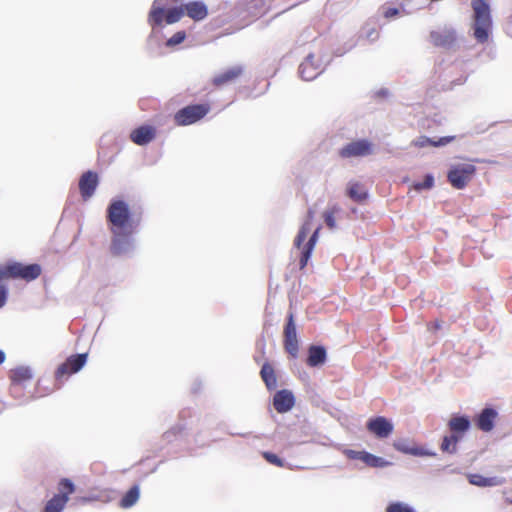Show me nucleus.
<instances>
[{"mask_svg":"<svg viewBox=\"0 0 512 512\" xmlns=\"http://www.w3.org/2000/svg\"><path fill=\"white\" fill-rule=\"evenodd\" d=\"M314 215H315V212L314 210L312 209H309L308 212H307V216H306V220L305 222L303 223V225L300 227L299 231H298V234L294 240V245L298 248V249H302L301 251V257H300V261H299V265H300V269H303L306 267L310 257H311V254H312V251L316 245V242L318 240V237H319V233H320V230H321V226H318L314 232L312 233V235L310 236L309 240L307 241V243L303 245V242L306 240L307 238V235L311 229V223L314 219Z\"/></svg>","mask_w":512,"mask_h":512,"instance_id":"f257e3e1","label":"nucleus"},{"mask_svg":"<svg viewBox=\"0 0 512 512\" xmlns=\"http://www.w3.org/2000/svg\"><path fill=\"white\" fill-rule=\"evenodd\" d=\"M474 11V37L479 43H485L492 27L490 7L487 0H472Z\"/></svg>","mask_w":512,"mask_h":512,"instance_id":"f03ea898","label":"nucleus"},{"mask_svg":"<svg viewBox=\"0 0 512 512\" xmlns=\"http://www.w3.org/2000/svg\"><path fill=\"white\" fill-rule=\"evenodd\" d=\"M447 425L451 434L443 437L440 449L442 452L454 454L457 451L458 442L470 429L471 422L467 416H453Z\"/></svg>","mask_w":512,"mask_h":512,"instance_id":"7ed1b4c3","label":"nucleus"},{"mask_svg":"<svg viewBox=\"0 0 512 512\" xmlns=\"http://www.w3.org/2000/svg\"><path fill=\"white\" fill-rule=\"evenodd\" d=\"M107 221L110 231L135 229L128 204L123 200H113L107 208Z\"/></svg>","mask_w":512,"mask_h":512,"instance_id":"20e7f679","label":"nucleus"},{"mask_svg":"<svg viewBox=\"0 0 512 512\" xmlns=\"http://www.w3.org/2000/svg\"><path fill=\"white\" fill-rule=\"evenodd\" d=\"M185 15L183 5L164 9V0H154L148 14V23L154 28L166 24H174Z\"/></svg>","mask_w":512,"mask_h":512,"instance_id":"39448f33","label":"nucleus"},{"mask_svg":"<svg viewBox=\"0 0 512 512\" xmlns=\"http://www.w3.org/2000/svg\"><path fill=\"white\" fill-rule=\"evenodd\" d=\"M41 272L42 269L39 264L24 265L19 262H11L0 265V281L19 278L29 282L38 278Z\"/></svg>","mask_w":512,"mask_h":512,"instance_id":"423d86ee","label":"nucleus"},{"mask_svg":"<svg viewBox=\"0 0 512 512\" xmlns=\"http://www.w3.org/2000/svg\"><path fill=\"white\" fill-rule=\"evenodd\" d=\"M476 167L472 163H457L447 173L448 182L455 189H464L474 178Z\"/></svg>","mask_w":512,"mask_h":512,"instance_id":"0eeeda50","label":"nucleus"},{"mask_svg":"<svg viewBox=\"0 0 512 512\" xmlns=\"http://www.w3.org/2000/svg\"><path fill=\"white\" fill-rule=\"evenodd\" d=\"M210 109L209 103L188 105L175 113L174 121L178 126H188L204 118Z\"/></svg>","mask_w":512,"mask_h":512,"instance_id":"6e6552de","label":"nucleus"},{"mask_svg":"<svg viewBox=\"0 0 512 512\" xmlns=\"http://www.w3.org/2000/svg\"><path fill=\"white\" fill-rule=\"evenodd\" d=\"M59 494H55L45 505L43 512H62L65 508L69 495L75 491V486L71 480L63 478L58 484Z\"/></svg>","mask_w":512,"mask_h":512,"instance_id":"1a4fd4ad","label":"nucleus"},{"mask_svg":"<svg viewBox=\"0 0 512 512\" xmlns=\"http://www.w3.org/2000/svg\"><path fill=\"white\" fill-rule=\"evenodd\" d=\"M88 358L87 353L75 354L69 356L65 362L60 364L55 371V379L57 382H62L63 379L68 378L72 374L77 373L86 364Z\"/></svg>","mask_w":512,"mask_h":512,"instance_id":"9d476101","label":"nucleus"},{"mask_svg":"<svg viewBox=\"0 0 512 512\" xmlns=\"http://www.w3.org/2000/svg\"><path fill=\"white\" fill-rule=\"evenodd\" d=\"M112 233L110 252L113 256H122L129 253L133 248L132 234L134 229L119 230Z\"/></svg>","mask_w":512,"mask_h":512,"instance_id":"9b49d317","label":"nucleus"},{"mask_svg":"<svg viewBox=\"0 0 512 512\" xmlns=\"http://www.w3.org/2000/svg\"><path fill=\"white\" fill-rule=\"evenodd\" d=\"M374 151V145L372 142L366 139H359L347 143L344 147L339 150V156L341 158H352V157H365L371 155Z\"/></svg>","mask_w":512,"mask_h":512,"instance_id":"f8f14e48","label":"nucleus"},{"mask_svg":"<svg viewBox=\"0 0 512 512\" xmlns=\"http://www.w3.org/2000/svg\"><path fill=\"white\" fill-rule=\"evenodd\" d=\"M283 337L285 351L292 358H296L299 352V343L297 339L296 325L294 323V314L292 312H290L287 316V322L284 326Z\"/></svg>","mask_w":512,"mask_h":512,"instance_id":"ddd939ff","label":"nucleus"},{"mask_svg":"<svg viewBox=\"0 0 512 512\" xmlns=\"http://www.w3.org/2000/svg\"><path fill=\"white\" fill-rule=\"evenodd\" d=\"M99 185V175L94 171L84 172L78 182L79 192L83 201L89 200Z\"/></svg>","mask_w":512,"mask_h":512,"instance_id":"4468645a","label":"nucleus"},{"mask_svg":"<svg viewBox=\"0 0 512 512\" xmlns=\"http://www.w3.org/2000/svg\"><path fill=\"white\" fill-rule=\"evenodd\" d=\"M366 428L371 434L380 439L389 437L394 430L392 422L384 416L370 418L366 423Z\"/></svg>","mask_w":512,"mask_h":512,"instance_id":"2eb2a0df","label":"nucleus"},{"mask_svg":"<svg viewBox=\"0 0 512 512\" xmlns=\"http://www.w3.org/2000/svg\"><path fill=\"white\" fill-rule=\"evenodd\" d=\"M498 419V412L491 407L484 408L474 419L477 428L483 432H491L496 420Z\"/></svg>","mask_w":512,"mask_h":512,"instance_id":"dca6fc26","label":"nucleus"},{"mask_svg":"<svg viewBox=\"0 0 512 512\" xmlns=\"http://www.w3.org/2000/svg\"><path fill=\"white\" fill-rule=\"evenodd\" d=\"M157 130L154 126L151 125H142L130 133V140L139 146H144L153 141L156 137Z\"/></svg>","mask_w":512,"mask_h":512,"instance_id":"f3484780","label":"nucleus"},{"mask_svg":"<svg viewBox=\"0 0 512 512\" xmlns=\"http://www.w3.org/2000/svg\"><path fill=\"white\" fill-rule=\"evenodd\" d=\"M183 8L185 15L195 22L204 20L209 14L207 5L201 0L189 1Z\"/></svg>","mask_w":512,"mask_h":512,"instance_id":"a211bd4d","label":"nucleus"},{"mask_svg":"<svg viewBox=\"0 0 512 512\" xmlns=\"http://www.w3.org/2000/svg\"><path fill=\"white\" fill-rule=\"evenodd\" d=\"M244 69L242 66H233L223 71L222 73L216 75L212 79V84L217 87H223L230 83L235 82L243 75Z\"/></svg>","mask_w":512,"mask_h":512,"instance_id":"6ab92c4d","label":"nucleus"},{"mask_svg":"<svg viewBox=\"0 0 512 512\" xmlns=\"http://www.w3.org/2000/svg\"><path fill=\"white\" fill-rule=\"evenodd\" d=\"M295 404V398L291 391L283 389L277 391L273 397V406L278 413L290 411Z\"/></svg>","mask_w":512,"mask_h":512,"instance_id":"aec40b11","label":"nucleus"},{"mask_svg":"<svg viewBox=\"0 0 512 512\" xmlns=\"http://www.w3.org/2000/svg\"><path fill=\"white\" fill-rule=\"evenodd\" d=\"M430 39L434 46L450 48L456 41V35L453 30L444 29L439 31H432Z\"/></svg>","mask_w":512,"mask_h":512,"instance_id":"412c9836","label":"nucleus"},{"mask_svg":"<svg viewBox=\"0 0 512 512\" xmlns=\"http://www.w3.org/2000/svg\"><path fill=\"white\" fill-rule=\"evenodd\" d=\"M468 482L478 487H493L505 483V479L501 477H484L481 474L473 473L467 475Z\"/></svg>","mask_w":512,"mask_h":512,"instance_id":"4be33fe9","label":"nucleus"},{"mask_svg":"<svg viewBox=\"0 0 512 512\" xmlns=\"http://www.w3.org/2000/svg\"><path fill=\"white\" fill-rule=\"evenodd\" d=\"M326 361V350L322 346L312 345L308 349L307 365L316 367L324 364Z\"/></svg>","mask_w":512,"mask_h":512,"instance_id":"5701e85b","label":"nucleus"},{"mask_svg":"<svg viewBox=\"0 0 512 512\" xmlns=\"http://www.w3.org/2000/svg\"><path fill=\"white\" fill-rule=\"evenodd\" d=\"M456 139V136H444L434 141L426 136H420L412 142V145L418 148H424L426 146L440 147L445 146Z\"/></svg>","mask_w":512,"mask_h":512,"instance_id":"b1692460","label":"nucleus"},{"mask_svg":"<svg viewBox=\"0 0 512 512\" xmlns=\"http://www.w3.org/2000/svg\"><path fill=\"white\" fill-rule=\"evenodd\" d=\"M347 195L357 203H362L368 198V192L364 185L357 181H352L348 184Z\"/></svg>","mask_w":512,"mask_h":512,"instance_id":"393cba45","label":"nucleus"},{"mask_svg":"<svg viewBox=\"0 0 512 512\" xmlns=\"http://www.w3.org/2000/svg\"><path fill=\"white\" fill-rule=\"evenodd\" d=\"M314 55H308L300 64L299 73L304 80H312L319 73V67H314Z\"/></svg>","mask_w":512,"mask_h":512,"instance_id":"a878e982","label":"nucleus"},{"mask_svg":"<svg viewBox=\"0 0 512 512\" xmlns=\"http://www.w3.org/2000/svg\"><path fill=\"white\" fill-rule=\"evenodd\" d=\"M32 378V372L29 367L19 366L9 371V379L15 385H21Z\"/></svg>","mask_w":512,"mask_h":512,"instance_id":"bb28decb","label":"nucleus"},{"mask_svg":"<svg viewBox=\"0 0 512 512\" xmlns=\"http://www.w3.org/2000/svg\"><path fill=\"white\" fill-rule=\"evenodd\" d=\"M260 376L268 390H274L276 388L277 376L271 364L267 362L263 364L260 371Z\"/></svg>","mask_w":512,"mask_h":512,"instance_id":"cd10ccee","label":"nucleus"},{"mask_svg":"<svg viewBox=\"0 0 512 512\" xmlns=\"http://www.w3.org/2000/svg\"><path fill=\"white\" fill-rule=\"evenodd\" d=\"M140 497V488L138 485L132 486L121 498L120 506L122 508L132 507Z\"/></svg>","mask_w":512,"mask_h":512,"instance_id":"c85d7f7f","label":"nucleus"},{"mask_svg":"<svg viewBox=\"0 0 512 512\" xmlns=\"http://www.w3.org/2000/svg\"><path fill=\"white\" fill-rule=\"evenodd\" d=\"M393 447L404 454L410 455H423L424 452L421 448L410 446L406 440H397L394 441Z\"/></svg>","mask_w":512,"mask_h":512,"instance_id":"c756f323","label":"nucleus"},{"mask_svg":"<svg viewBox=\"0 0 512 512\" xmlns=\"http://www.w3.org/2000/svg\"><path fill=\"white\" fill-rule=\"evenodd\" d=\"M340 211L338 206H333L323 213L324 221L329 229L336 227L335 215Z\"/></svg>","mask_w":512,"mask_h":512,"instance_id":"7c9ffc66","label":"nucleus"},{"mask_svg":"<svg viewBox=\"0 0 512 512\" xmlns=\"http://www.w3.org/2000/svg\"><path fill=\"white\" fill-rule=\"evenodd\" d=\"M362 462L369 467H382L385 464L382 458L377 457L369 452L365 453Z\"/></svg>","mask_w":512,"mask_h":512,"instance_id":"2f4dec72","label":"nucleus"},{"mask_svg":"<svg viewBox=\"0 0 512 512\" xmlns=\"http://www.w3.org/2000/svg\"><path fill=\"white\" fill-rule=\"evenodd\" d=\"M385 512H415L412 507L402 502H392L386 507Z\"/></svg>","mask_w":512,"mask_h":512,"instance_id":"473e14b6","label":"nucleus"},{"mask_svg":"<svg viewBox=\"0 0 512 512\" xmlns=\"http://www.w3.org/2000/svg\"><path fill=\"white\" fill-rule=\"evenodd\" d=\"M262 456L270 464H273V465H275L277 467H283L284 466V461L281 458H279L274 453L265 451V452L262 453Z\"/></svg>","mask_w":512,"mask_h":512,"instance_id":"72a5a7b5","label":"nucleus"},{"mask_svg":"<svg viewBox=\"0 0 512 512\" xmlns=\"http://www.w3.org/2000/svg\"><path fill=\"white\" fill-rule=\"evenodd\" d=\"M186 38L185 31H178L175 34L172 35L167 41V45L169 46H175L180 43H182Z\"/></svg>","mask_w":512,"mask_h":512,"instance_id":"f704fd0d","label":"nucleus"},{"mask_svg":"<svg viewBox=\"0 0 512 512\" xmlns=\"http://www.w3.org/2000/svg\"><path fill=\"white\" fill-rule=\"evenodd\" d=\"M434 184V178L432 175H426L423 182L415 183L414 188L418 191L423 189H430Z\"/></svg>","mask_w":512,"mask_h":512,"instance_id":"c9c22d12","label":"nucleus"},{"mask_svg":"<svg viewBox=\"0 0 512 512\" xmlns=\"http://www.w3.org/2000/svg\"><path fill=\"white\" fill-rule=\"evenodd\" d=\"M365 453H366V451H356V450H352V449H347L344 451V454L348 459L360 460V461H363V457H364Z\"/></svg>","mask_w":512,"mask_h":512,"instance_id":"e433bc0d","label":"nucleus"},{"mask_svg":"<svg viewBox=\"0 0 512 512\" xmlns=\"http://www.w3.org/2000/svg\"><path fill=\"white\" fill-rule=\"evenodd\" d=\"M400 14V10L395 7H383V16L386 19H390Z\"/></svg>","mask_w":512,"mask_h":512,"instance_id":"4c0bfd02","label":"nucleus"},{"mask_svg":"<svg viewBox=\"0 0 512 512\" xmlns=\"http://www.w3.org/2000/svg\"><path fill=\"white\" fill-rule=\"evenodd\" d=\"M7 297V290L5 287L0 286V308L5 304Z\"/></svg>","mask_w":512,"mask_h":512,"instance_id":"58836bf2","label":"nucleus"},{"mask_svg":"<svg viewBox=\"0 0 512 512\" xmlns=\"http://www.w3.org/2000/svg\"><path fill=\"white\" fill-rule=\"evenodd\" d=\"M5 353L0 349V365L5 361Z\"/></svg>","mask_w":512,"mask_h":512,"instance_id":"ea45409f","label":"nucleus"},{"mask_svg":"<svg viewBox=\"0 0 512 512\" xmlns=\"http://www.w3.org/2000/svg\"><path fill=\"white\" fill-rule=\"evenodd\" d=\"M372 36H374V38H377L379 36L378 32L375 29H372V31L368 35V37Z\"/></svg>","mask_w":512,"mask_h":512,"instance_id":"a19ab883","label":"nucleus"}]
</instances>
